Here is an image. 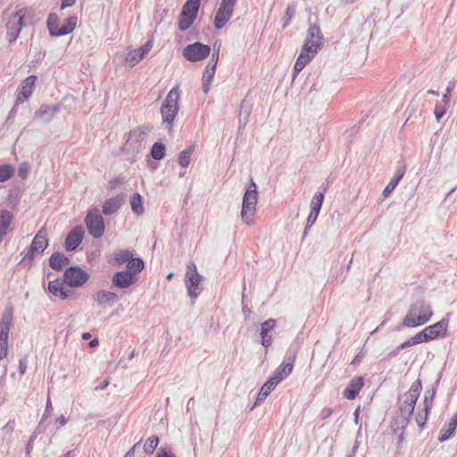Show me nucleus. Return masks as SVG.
Returning a JSON list of instances; mask_svg holds the SVG:
<instances>
[{
  "label": "nucleus",
  "mask_w": 457,
  "mask_h": 457,
  "mask_svg": "<svg viewBox=\"0 0 457 457\" xmlns=\"http://www.w3.org/2000/svg\"><path fill=\"white\" fill-rule=\"evenodd\" d=\"M421 390L422 382L421 379L418 378L411 385L409 390L398 397L397 408L400 415L399 423L402 425V427H405L409 423L413 414L414 408Z\"/></svg>",
  "instance_id": "obj_1"
},
{
  "label": "nucleus",
  "mask_w": 457,
  "mask_h": 457,
  "mask_svg": "<svg viewBox=\"0 0 457 457\" xmlns=\"http://www.w3.org/2000/svg\"><path fill=\"white\" fill-rule=\"evenodd\" d=\"M179 99L180 89L179 87L176 85L167 94L166 98L161 106L162 124L165 126V129H168L169 131L172 129L174 119L179 112Z\"/></svg>",
  "instance_id": "obj_2"
},
{
  "label": "nucleus",
  "mask_w": 457,
  "mask_h": 457,
  "mask_svg": "<svg viewBox=\"0 0 457 457\" xmlns=\"http://www.w3.org/2000/svg\"><path fill=\"white\" fill-rule=\"evenodd\" d=\"M432 315L430 305L422 300H419L410 306L403 324L408 328L419 327L428 322Z\"/></svg>",
  "instance_id": "obj_3"
},
{
  "label": "nucleus",
  "mask_w": 457,
  "mask_h": 457,
  "mask_svg": "<svg viewBox=\"0 0 457 457\" xmlns=\"http://www.w3.org/2000/svg\"><path fill=\"white\" fill-rule=\"evenodd\" d=\"M49 245L47 238V231L45 227H42L34 238L32 239L30 246L27 251L22 252V259L20 261V264L26 269H30L33 265V261L37 254H41L47 248Z\"/></svg>",
  "instance_id": "obj_4"
},
{
  "label": "nucleus",
  "mask_w": 457,
  "mask_h": 457,
  "mask_svg": "<svg viewBox=\"0 0 457 457\" xmlns=\"http://www.w3.org/2000/svg\"><path fill=\"white\" fill-rule=\"evenodd\" d=\"M257 204V186L251 179L250 184L246 188L242 203L241 218L243 221L250 225L253 221L252 217L255 213Z\"/></svg>",
  "instance_id": "obj_5"
},
{
  "label": "nucleus",
  "mask_w": 457,
  "mask_h": 457,
  "mask_svg": "<svg viewBox=\"0 0 457 457\" xmlns=\"http://www.w3.org/2000/svg\"><path fill=\"white\" fill-rule=\"evenodd\" d=\"M203 278V276L197 271L196 265L193 262H189L187 265L184 281L187 295L192 300L196 299L200 295L202 292L200 283Z\"/></svg>",
  "instance_id": "obj_6"
},
{
  "label": "nucleus",
  "mask_w": 457,
  "mask_h": 457,
  "mask_svg": "<svg viewBox=\"0 0 457 457\" xmlns=\"http://www.w3.org/2000/svg\"><path fill=\"white\" fill-rule=\"evenodd\" d=\"M200 7L199 0H187L183 4L179 17L178 27L180 31H186L195 22Z\"/></svg>",
  "instance_id": "obj_7"
},
{
  "label": "nucleus",
  "mask_w": 457,
  "mask_h": 457,
  "mask_svg": "<svg viewBox=\"0 0 457 457\" xmlns=\"http://www.w3.org/2000/svg\"><path fill=\"white\" fill-rule=\"evenodd\" d=\"M84 221L89 235L93 238L98 239L103 237L105 229V224L98 209L94 208L89 210Z\"/></svg>",
  "instance_id": "obj_8"
},
{
  "label": "nucleus",
  "mask_w": 457,
  "mask_h": 457,
  "mask_svg": "<svg viewBox=\"0 0 457 457\" xmlns=\"http://www.w3.org/2000/svg\"><path fill=\"white\" fill-rule=\"evenodd\" d=\"M26 13L27 9L21 8L9 17L6 22V37L10 44L16 41L25 26L24 17Z\"/></svg>",
  "instance_id": "obj_9"
},
{
  "label": "nucleus",
  "mask_w": 457,
  "mask_h": 457,
  "mask_svg": "<svg viewBox=\"0 0 457 457\" xmlns=\"http://www.w3.org/2000/svg\"><path fill=\"white\" fill-rule=\"evenodd\" d=\"M211 53V47L200 42L189 44L183 49V56L189 62H195L204 60Z\"/></svg>",
  "instance_id": "obj_10"
},
{
  "label": "nucleus",
  "mask_w": 457,
  "mask_h": 457,
  "mask_svg": "<svg viewBox=\"0 0 457 457\" xmlns=\"http://www.w3.org/2000/svg\"><path fill=\"white\" fill-rule=\"evenodd\" d=\"M88 279V274L79 266H71L65 270L63 281L71 287L84 285Z\"/></svg>",
  "instance_id": "obj_11"
},
{
  "label": "nucleus",
  "mask_w": 457,
  "mask_h": 457,
  "mask_svg": "<svg viewBox=\"0 0 457 457\" xmlns=\"http://www.w3.org/2000/svg\"><path fill=\"white\" fill-rule=\"evenodd\" d=\"M154 126L150 123L142 124L129 133L127 143L133 145L134 148L138 149L141 147L142 143L145 140L146 137L153 130Z\"/></svg>",
  "instance_id": "obj_12"
},
{
  "label": "nucleus",
  "mask_w": 457,
  "mask_h": 457,
  "mask_svg": "<svg viewBox=\"0 0 457 457\" xmlns=\"http://www.w3.org/2000/svg\"><path fill=\"white\" fill-rule=\"evenodd\" d=\"M37 78L36 75H29L21 81L16 90L15 104H21L27 101L32 95Z\"/></svg>",
  "instance_id": "obj_13"
},
{
  "label": "nucleus",
  "mask_w": 457,
  "mask_h": 457,
  "mask_svg": "<svg viewBox=\"0 0 457 457\" xmlns=\"http://www.w3.org/2000/svg\"><path fill=\"white\" fill-rule=\"evenodd\" d=\"M84 229L81 226L74 227L67 235L64 241V248L66 251L71 252L76 250L84 238Z\"/></svg>",
  "instance_id": "obj_14"
},
{
  "label": "nucleus",
  "mask_w": 457,
  "mask_h": 457,
  "mask_svg": "<svg viewBox=\"0 0 457 457\" xmlns=\"http://www.w3.org/2000/svg\"><path fill=\"white\" fill-rule=\"evenodd\" d=\"M449 319L443 318L441 320L424 328L429 341L437 337H443L446 335Z\"/></svg>",
  "instance_id": "obj_15"
},
{
  "label": "nucleus",
  "mask_w": 457,
  "mask_h": 457,
  "mask_svg": "<svg viewBox=\"0 0 457 457\" xmlns=\"http://www.w3.org/2000/svg\"><path fill=\"white\" fill-rule=\"evenodd\" d=\"M152 46H153L152 40H148L143 46H141L138 49L130 50L125 58V62L131 67L135 66L150 51V49L152 48Z\"/></svg>",
  "instance_id": "obj_16"
},
{
  "label": "nucleus",
  "mask_w": 457,
  "mask_h": 457,
  "mask_svg": "<svg viewBox=\"0 0 457 457\" xmlns=\"http://www.w3.org/2000/svg\"><path fill=\"white\" fill-rule=\"evenodd\" d=\"M137 280V278H134L130 271L129 270H121L114 273L112 283L113 287L117 288H128L132 286Z\"/></svg>",
  "instance_id": "obj_17"
},
{
  "label": "nucleus",
  "mask_w": 457,
  "mask_h": 457,
  "mask_svg": "<svg viewBox=\"0 0 457 457\" xmlns=\"http://www.w3.org/2000/svg\"><path fill=\"white\" fill-rule=\"evenodd\" d=\"M125 195L123 194L117 195L105 200L103 204V213L111 216L116 213L124 204Z\"/></svg>",
  "instance_id": "obj_18"
},
{
  "label": "nucleus",
  "mask_w": 457,
  "mask_h": 457,
  "mask_svg": "<svg viewBox=\"0 0 457 457\" xmlns=\"http://www.w3.org/2000/svg\"><path fill=\"white\" fill-rule=\"evenodd\" d=\"M61 110L59 104H42L39 109L35 112V117L40 119L44 122H49L54 116Z\"/></svg>",
  "instance_id": "obj_19"
},
{
  "label": "nucleus",
  "mask_w": 457,
  "mask_h": 457,
  "mask_svg": "<svg viewBox=\"0 0 457 457\" xmlns=\"http://www.w3.org/2000/svg\"><path fill=\"white\" fill-rule=\"evenodd\" d=\"M363 386V378L354 377L343 391V395L348 400H353L359 395Z\"/></svg>",
  "instance_id": "obj_20"
},
{
  "label": "nucleus",
  "mask_w": 457,
  "mask_h": 457,
  "mask_svg": "<svg viewBox=\"0 0 457 457\" xmlns=\"http://www.w3.org/2000/svg\"><path fill=\"white\" fill-rule=\"evenodd\" d=\"M275 324H276V320L273 319H269L261 324V332H260V336L262 337L261 344L264 347H269L272 345V337H271L270 333L273 331Z\"/></svg>",
  "instance_id": "obj_21"
},
{
  "label": "nucleus",
  "mask_w": 457,
  "mask_h": 457,
  "mask_svg": "<svg viewBox=\"0 0 457 457\" xmlns=\"http://www.w3.org/2000/svg\"><path fill=\"white\" fill-rule=\"evenodd\" d=\"M92 298L100 306L112 305L119 299L117 294L111 292V291H105V290L98 291L97 293L93 295Z\"/></svg>",
  "instance_id": "obj_22"
},
{
  "label": "nucleus",
  "mask_w": 457,
  "mask_h": 457,
  "mask_svg": "<svg viewBox=\"0 0 457 457\" xmlns=\"http://www.w3.org/2000/svg\"><path fill=\"white\" fill-rule=\"evenodd\" d=\"M406 171V167L404 165L400 166L395 170V176L392 179L387 183L386 187L383 190V195L385 197H388L391 193L395 190L400 180L403 179Z\"/></svg>",
  "instance_id": "obj_23"
},
{
  "label": "nucleus",
  "mask_w": 457,
  "mask_h": 457,
  "mask_svg": "<svg viewBox=\"0 0 457 457\" xmlns=\"http://www.w3.org/2000/svg\"><path fill=\"white\" fill-rule=\"evenodd\" d=\"M216 66V62L209 61L204 68L203 73V91L204 92V94H207L210 90V86L214 77Z\"/></svg>",
  "instance_id": "obj_24"
},
{
  "label": "nucleus",
  "mask_w": 457,
  "mask_h": 457,
  "mask_svg": "<svg viewBox=\"0 0 457 457\" xmlns=\"http://www.w3.org/2000/svg\"><path fill=\"white\" fill-rule=\"evenodd\" d=\"M13 312L12 308H6L2 314L0 320V335L9 336L11 325L12 323Z\"/></svg>",
  "instance_id": "obj_25"
},
{
  "label": "nucleus",
  "mask_w": 457,
  "mask_h": 457,
  "mask_svg": "<svg viewBox=\"0 0 457 457\" xmlns=\"http://www.w3.org/2000/svg\"><path fill=\"white\" fill-rule=\"evenodd\" d=\"M13 214L8 210L0 211V243L6 235L7 230L13 220Z\"/></svg>",
  "instance_id": "obj_26"
},
{
  "label": "nucleus",
  "mask_w": 457,
  "mask_h": 457,
  "mask_svg": "<svg viewBox=\"0 0 457 457\" xmlns=\"http://www.w3.org/2000/svg\"><path fill=\"white\" fill-rule=\"evenodd\" d=\"M70 263V259L60 252L52 253L49 258V266L54 270H61Z\"/></svg>",
  "instance_id": "obj_27"
},
{
  "label": "nucleus",
  "mask_w": 457,
  "mask_h": 457,
  "mask_svg": "<svg viewBox=\"0 0 457 457\" xmlns=\"http://www.w3.org/2000/svg\"><path fill=\"white\" fill-rule=\"evenodd\" d=\"M233 14V12L226 9H222L219 6L215 17H214V27L217 29H222L226 23L229 21Z\"/></svg>",
  "instance_id": "obj_28"
},
{
  "label": "nucleus",
  "mask_w": 457,
  "mask_h": 457,
  "mask_svg": "<svg viewBox=\"0 0 457 457\" xmlns=\"http://www.w3.org/2000/svg\"><path fill=\"white\" fill-rule=\"evenodd\" d=\"M48 291L62 300H65L68 297V293L63 288V282L60 278L49 281Z\"/></svg>",
  "instance_id": "obj_29"
},
{
  "label": "nucleus",
  "mask_w": 457,
  "mask_h": 457,
  "mask_svg": "<svg viewBox=\"0 0 457 457\" xmlns=\"http://www.w3.org/2000/svg\"><path fill=\"white\" fill-rule=\"evenodd\" d=\"M77 21L78 18L76 16L69 17L58 31L52 32V37H62L71 34L75 29Z\"/></svg>",
  "instance_id": "obj_30"
},
{
  "label": "nucleus",
  "mask_w": 457,
  "mask_h": 457,
  "mask_svg": "<svg viewBox=\"0 0 457 457\" xmlns=\"http://www.w3.org/2000/svg\"><path fill=\"white\" fill-rule=\"evenodd\" d=\"M292 370L293 369L291 368L290 364H286L282 362L276 368L271 377L275 378L277 382L279 383L283 379L287 378L291 374Z\"/></svg>",
  "instance_id": "obj_31"
},
{
  "label": "nucleus",
  "mask_w": 457,
  "mask_h": 457,
  "mask_svg": "<svg viewBox=\"0 0 457 457\" xmlns=\"http://www.w3.org/2000/svg\"><path fill=\"white\" fill-rule=\"evenodd\" d=\"M145 267L144 261L140 257L130 258L129 262L127 263L126 270L130 271L134 278H137V274L139 273Z\"/></svg>",
  "instance_id": "obj_32"
},
{
  "label": "nucleus",
  "mask_w": 457,
  "mask_h": 457,
  "mask_svg": "<svg viewBox=\"0 0 457 457\" xmlns=\"http://www.w3.org/2000/svg\"><path fill=\"white\" fill-rule=\"evenodd\" d=\"M313 58V54L300 53L297 60L294 65V77H295L306 64Z\"/></svg>",
  "instance_id": "obj_33"
},
{
  "label": "nucleus",
  "mask_w": 457,
  "mask_h": 457,
  "mask_svg": "<svg viewBox=\"0 0 457 457\" xmlns=\"http://www.w3.org/2000/svg\"><path fill=\"white\" fill-rule=\"evenodd\" d=\"M130 206L132 212L140 216L144 213L143 198L139 193H134L130 197Z\"/></svg>",
  "instance_id": "obj_34"
},
{
  "label": "nucleus",
  "mask_w": 457,
  "mask_h": 457,
  "mask_svg": "<svg viewBox=\"0 0 457 457\" xmlns=\"http://www.w3.org/2000/svg\"><path fill=\"white\" fill-rule=\"evenodd\" d=\"M321 45H322V43H320L319 41H315L311 38H306L304 40L301 53H305V54H310L314 55Z\"/></svg>",
  "instance_id": "obj_35"
},
{
  "label": "nucleus",
  "mask_w": 457,
  "mask_h": 457,
  "mask_svg": "<svg viewBox=\"0 0 457 457\" xmlns=\"http://www.w3.org/2000/svg\"><path fill=\"white\" fill-rule=\"evenodd\" d=\"M295 12H296V5L295 4H289L285 10L284 16L282 17V21H283L282 28L284 29L291 24Z\"/></svg>",
  "instance_id": "obj_36"
},
{
  "label": "nucleus",
  "mask_w": 457,
  "mask_h": 457,
  "mask_svg": "<svg viewBox=\"0 0 457 457\" xmlns=\"http://www.w3.org/2000/svg\"><path fill=\"white\" fill-rule=\"evenodd\" d=\"M194 150L195 147L191 145L179 153V163L182 168H187L189 165L191 155L194 153Z\"/></svg>",
  "instance_id": "obj_37"
},
{
  "label": "nucleus",
  "mask_w": 457,
  "mask_h": 457,
  "mask_svg": "<svg viewBox=\"0 0 457 457\" xmlns=\"http://www.w3.org/2000/svg\"><path fill=\"white\" fill-rule=\"evenodd\" d=\"M166 147L162 143L156 142L151 148V156L156 161H160L165 156Z\"/></svg>",
  "instance_id": "obj_38"
},
{
  "label": "nucleus",
  "mask_w": 457,
  "mask_h": 457,
  "mask_svg": "<svg viewBox=\"0 0 457 457\" xmlns=\"http://www.w3.org/2000/svg\"><path fill=\"white\" fill-rule=\"evenodd\" d=\"M14 168L9 164L4 163L0 165V182H5L9 180L14 174Z\"/></svg>",
  "instance_id": "obj_39"
},
{
  "label": "nucleus",
  "mask_w": 457,
  "mask_h": 457,
  "mask_svg": "<svg viewBox=\"0 0 457 457\" xmlns=\"http://www.w3.org/2000/svg\"><path fill=\"white\" fill-rule=\"evenodd\" d=\"M324 200V195L321 192H316L311 202V211L320 213Z\"/></svg>",
  "instance_id": "obj_40"
},
{
  "label": "nucleus",
  "mask_w": 457,
  "mask_h": 457,
  "mask_svg": "<svg viewBox=\"0 0 457 457\" xmlns=\"http://www.w3.org/2000/svg\"><path fill=\"white\" fill-rule=\"evenodd\" d=\"M159 444V437L156 436H150L144 445V452L146 455L154 453Z\"/></svg>",
  "instance_id": "obj_41"
},
{
  "label": "nucleus",
  "mask_w": 457,
  "mask_h": 457,
  "mask_svg": "<svg viewBox=\"0 0 457 457\" xmlns=\"http://www.w3.org/2000/svg\"><path fill=\"white\" fill-rule=\"evenodd\" d=\"M132 256V253L129 250H120L114 254V261L117 264L121 265L125 262L128 263Z\"/></svg>",
  "instance_id": "obj_42"
},
{
  "label": "nucleus",
  "mask_w": 457,
  "mask_h": 457,
  "mask_svg": "<svg viewBox=\"0 0 457 457\" xmlns=\"http://www.w3.org/2000/svg\"><path fill=\"white\" fill-rule=\"evenodd\" d=\"M307 38H311L312 40L319 41V42L322 43L323 37L320 32V27L317 25L311 26L308 30Z\"/></svg>",
  "instance_id": "obj_43"
},
{
  "label": "nucleus",
  "mask_w": 457,
  "mask_h": 457,
  "mask_svg": "<svg viewBox=\"0 0 457 457\" xmlns=\"http://www.w3.org/2000/svg\"><path fill=\"white\" fill-rule=\"evenodd\" d=\"M47 28L52 37V32L59 30L58 16L55 13H50L47 18Z\"/></svg>",
  "instance_id": "obj_44"
},
{
  "label": "nucleus",
  "mask_w": 457,
  "mask_h": 457,
  "mask_svg": "<svg viewBox=\"0 0 457 457\" xmlns=\"http://www.w3.org/2000/svg\"><path fill=\"white\" fill-rule=\"evenodd\" d=\"M296 354H297V351L295 348H294V347L288 348L287 351L286 352L284 361L282 362H284L286 364H290L291 368L293 369L294 363H295V361L296 358Z\"/></svg>",
  "instance_id": "obj_45"
},
{
  "label": "nucleus",
  "mask_w": 457,
  "mask_h": 457,
  "mask_svg": "<svg viewBox=\"0 0 457 457\" xmlns=\"http://www.w3.org/2000/svg\"><path fill=\"white\" fill-rule=\"evenodd\" d=\"M318 216H319L318 212H316V213L314 212L313 213L312 211H310V213H309L308 218H307L306 226H305L304 230H303V238H304L308 235L310 228L316 222V220L318 219Z\"/></svg>",
  "instance_id": "obj_46"
},
{
  "label": "nucleus",
  "mask_w": 457,
  "mask_h": 457,
  "mask_svg": "<svg viewBox=\"0 0 457 457\" xmlns=\"http://www.w3.org/2000/svg\"><path fill=\"white\" fill-rule=\"evenodd\" d=\"M428 413H429V411H426V410H424V408L421 411L417 412V414L415 416V420H416L418 426L420 428H423L425 427L428 418Z\"/></svg>",
  "instance_id": "obj_47"
},
{
  "label": "nucleus",
  "mask_w": 457,
  "mask_h": 457,
  "mask_svg": "<svg viewBox=\"0 0 457 457\" xmlns=\"http://www.w3.org/2000/svg\"><path fill=\"white\" fill-rule=\"evenodd\" d=\"M8 337L9 336L0 335V360L5 358L7 355Z\"/></svg>",
  "instance_id": "obj_48"
},
{
  "label": "nucleus",
  "mask_w": 457,
  "mask_h": 457,
  "mask_svg": "<svg viewBox=\"0 0 457 457\" xmlns=\"http://www.w3.org/2000/svg\"><path fill=\"white\" fill-rule=\"evenodd\" d=\"M29 169H30V166L28 162H22L18 167L17 175L21 179H27V177L29 173Z\"/></svg>",
  "instance_id": "obj_49"
},
{
  "label": "nucleus",
  "mask_w": 457,
  "mask_h": 457,
  "mask_svg": "<svg viewBox=\"0 0 457 457\" xmlns=\"http://www.w3.org/2000/svg\"><path fill=\"white\" fill-rule=\"evenodd\" d=\"M429 339L425 332V330H421L420 332L417 333L415 336L411 337V343H414V345H418L424 342H428Z\"/></svg>",
  "instance_id": "obj_50"
},
{
  "label": "nucleus",
  "mask_w": 457,
  "mask_h": 457,
  "mask_svg": "<svg viewBox=\"0 0 457 457\" xmlns=\"http://www.w3.org/2000/svg\"><path fill=\"white\" fill-rule=\"evenodd\" d=\"M278 382L276 381L275 378L270 377L261 388L267 392L268 394H270L272 390L278 386Z\"/></svg>",
  "instance_id": "obj_51"
},
{
  "label": "nucleus",
  "mask_w": 457,
  "mask_h": 457,
  "mask_svg": "<svg viewBox=\"0 0 457 457\" xmlns=\"http://www.w3.org/2000/svg\"><path fill=\"white\" fill-rule=\"evenodd\" d=\"M449 109V107L445 106V105H441V104H436V107H435V116H436V119L437 121H439L443 116L446 113L447 110Z\"/></svg>",
  "instance_id": "obj_52"
},
{
  "label": "nucleus",
  "mask_w": 457,
  "mask_h": 457,
  "mask_svg": "<svg viewBox=\"0 0 457 457\" xmlns=\"http://www.w3.org/2000/svg\"><path fill=\"white\" fill-rule=\"evenodd\" d=\"M249 115H250V110L245 109L244 104H242L240 113H239V123L243 124L245 126L248 121Z\"/></svg>",
  "instance_id": "obj_53"
},
{
  "label": "nucleus",
  "mask_w": 457,
  "mask_h": 457,
  "mask_svg": "<svg viewBox=\"0 0 457 457\" xmlns=\"http://www.w3.org/2000/svg\"><path fill=\"white\" fill-rule=\"evenodd\" d=\"M440 378H441V377L439 376L438 378L433 384L432 387L429 388V389H427L425 391L424 396H428V397L430 396L431 398L435 397L436 388H437V386L439 385V382H440Z\"/></svg>",
  "instance_id": "obj_54"
},
{
  "label": "nucleus",
  "mask_w": 457,
  "mask_h": 457,
  "mask_svg": "<svg viewBox=\"0 0 457 457\" xmlns=\"http://www.w3.org/2000/svg\"><path fill=\"white\" fill-rule=\"evenodd\" d=\"M220 48V44L216 42L213 45L212 54V57L210 59V62H216V63L218 62Z\"/></svg>",
  "instance_id": "obj_55"
},
{
  "label": "nucleus",
  "mask_w": 457,
  "mask_h": 457,
  "mask_svg": "<svg viewBox=\"0 0 457 457\" xmlns=\"http://www.w3.org/2000/svg\"><path fill=\"white\" fill-rule=\"evenodd\" d=\"M237 0H221L220 7L233 12Z\"/></svg>",
  "instance_id": "obj_56"
},
{
  "label": "nucleus",
  "mask_w": 457,
  "mask_h": 457,
  "mask_svg": "<svg viewBox=\"0 0 457 457\" xmlns=\"http://www.w3.org/2000/svg\"><path fill=\"white\" fill-rule=\"evenodd\" d=\"M28 367V360L27 357L24 356L19 361V372L21 375H23L26 372Z\"/></svg>",
  "instance_id": "obj_57"
},
{
  "label": "nucleus",
  "mask_w": 457,
  "mask_h": 457,
  "mask_svg": "<svg viewBox=\"0 0 457 457\" xmlns=\"http://www.w3.org/2000/svg\"><path fill=\"white\" fill-rule=\"evenodd\" d=\"M155 457H176V455L173 454L170 450L162 447L158 450Z\"/></svg>",
  "instance_id": "obj_58"
},
{
  "label": "nucleus",
  "mask_w": 457,
  "mask_h": 457,
  "mask_svg": "<svg viewBox=\"0 0 457 457\" xmlns=\"http://www.w3.org/2000/svg\"><path fill=\"white\" fill-rule=\"evenodd\" d=\"M37 438V433H33L30 436H29V440L26 445V454L29 455L32 449H33V444H34V441L36 440Z\"/></svg>",
  "instance_id": "obj_59"
},
{
  "label": "nucleus",
  "mask_w": 457,
  "mask_h": 457,
  "mask_svg": "<svg viewBox=\"0 0 457 457\" xmlns=\"http://www.w3.org/2000/svg\"><path fill=\"white\" fill-rule=\"evenodd\" d=\"M434 398H431L430 396H424L423 399V408L426 410V411H429L432 405H433Z\"/></svg>",
  "instance_id": "obj_60"
},
{
  "label": "nucleus",
  "mask_w": 457,
  "mask_h": 457,
  "mask_svg": "<svg viewBox=\"0 0 457 457\" xmlns=\"http://www.w3.org/2000/svg\"><path fill=\"white\" fill-rule=\"evenodd\" d=\"M15 428V420H10L5 426L3 428V430L6 433H12L14 430Z\"/></svg>",
  "instance_id": "obj_61"
},
{
  "label": "nucleus",
  "mask_w": 457,
  "mask_h": 457,
  "mask_svg": "<svg viewBox=\"0 0 457 457\" xmlns=\"http://www.w3.org/2000/svg\"><path fill=\"white\" fill-rule=\"evenodd\" d=\"M333 413V410L329 407H325L321 410V412H320V419L321 420H326L328 419V417L331 416V414Z\"/></svg>",
  "instance_id": "obj_62"
},
{
  "label": "nucleus",
  "mask_w": 457,
  "mask_h": 457,
  "mask_svg": "<svg viewBox=\"0 0 457 457\" xmlns=\"http://www.w3.org/2000/svg\"><path fill=\"white\" fill-rule=\"evenodd\" d=\"M450 432H449V429L446 428V427H444L441 430H440V435L438 436V440L440 442H445V441H447L448 439H450L451 437H445V435H448Z\"/></svg>",
  "instance_id": "obj_63"
},
{
  "label": "nucleus",
  "mask_w": 457,
  "mask_h": 457,
  "mask_svg": "<svg viewBox=\"0 0 457 457\" xmlns=\"http://www.w3.org/2000/svg\"><path fill=\"white\" fill-rule=\"evenodd\" d=\"M445 427L449 429L450 432L448 435H445V437H451L456 429L457 424H455L454 421L451 420Z\"/></svg>",
  "instance_id": "obj_64"
}]
</instances>
